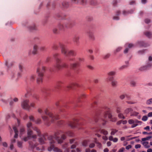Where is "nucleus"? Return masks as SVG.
<instances>
[{
  "label": "nucleus",
  "instance_id": "1",
  "mask_svg": "<svg viewBox=\"0 0 152 152\" xmlns=\"http://www.w3.org/2000/svg\"><path fill=\"white\" fill-rule=\"evenodd\" d=\"M61 132V131H58L54 133V136H50L48 137V140L50 141V146L48 147V150L51 151L53 150L55 152H62V151L57 147H55L53 144L55 143V140H56L58 143H61L63 142V140L65 139L66 137L65 135L62 134L61 137H58Z\"/></svg>",
  "mask_w": 152,
  "mask_h": 152
},
{
  "label": "nucleus",
  "instance_id": "2",
  "mask_svg": "<svg viewBox=\"0 0 152 152\" xmlns=\"http://www.w3.org/2000/svg\"><path fill=\"white\" fill-rule=\"evenodd\" d=\"M38 112L41 114V117L44 121L45 125L49 126L51 123L54 122L55 120H58L59 118V116L58 115H53L51 113L49 112L48 109H46L44 110L45 114L48 115V116L43 115V111L41 108H39L38 109Z\"/></svg>",
  "mask_w": 152,
  "mask_h": 152
},
{
  "label": "nucleus",
  "instance_id": "3",
  "mask_svg": "<svg viewBox=\"0 0 152 152\" xmlns=\"http://www.w3.org/2000/svg\"><path fill=\"white\" fill-rule=\"evenodd\" d=\"M36 73L37 75V82L38 84H39L42 82L44 73L45 72V67L42 66V63L39 62L37 66Z\"/></svg>",
  "mask_w": 152,
  "mask_h": 152
},
{
  "label": "nucleus",
  "instance_id": "4",
  "mask_svg": "<svg viewBox=\"0 0 152 152\" xmlns=\"http://www.w3.org/2000/svg\"><path fill=\"white\" fill-rule=\"evenodd\" d=\"M105 109L106 111V113H105V114L104 115V118H102L101 120H100L101 121L103 126L105 125L106 123V118L107 117L110 119L111 121L113 122H115L117 120V118H116L112 117V115L110 112V109L106 107H105Z\"/></svg>",
  "mask_w": 152,
  "mask_h": 152
},
{
  "label": "nucleus",
  "instance_id": "5",
  "mask_svg": "<svg viewBox=\"0 0 152 152\" xmlns=\"http://www.w3.org/2000/svg\"><path fill=\"white\" fill-rule=\"evenodd\" d=\"M26 127L27 130V135L30 136L31 133H33V132L31 129V128H32L34 131L37 132L38 136H41V133L40 130L37 127H33L32 123L31 122H29L27 124Z\"/></svg>",
  "mask_w": 152,
  "mask_h": 152
},
{
  "label": "nucleus",
  "instance_id": "6",
  "mask_svg": "<svg viewBox=\"0 0 152 152\" xmlns=\"http://www.w3.org/2000/svg\"><path fill=\"white\" fill-rule=\"evenodd\" d=\"M59 46H60L61 48V53L63 54H66V49L65 48L66 46L60 42L54 43L53 46L52 48L53 49L56 50L58 48Z\"/></svg>",
  "mask_w": 152,
  "mask_h": 152
},
{
  "label": "nucleus",
  "instance_id": "7",
  "mask_svg": "<svg viewBox=\"0 0 152 152\" xmlns=\"http://www.w3.org/2000/svg\"><path fill=\"white\" fill-rule=\"evenodd\" d=\"M61 60L59 58H57L56 60V63L54 67L58 70H60L62 68H67L68 67V64L66 63H63L61 64Z\"/></svg>",
  "mask_w": 152,
  "mask_h": 152
},
{
  "label": "nucleus",
  "instance_id": "8",
  "mask_svg": "<svg viewBox=\"0 0 152 152\" xmlns=\"http://www.w3.org/2000/svg\"><path fill=\"white\" fill-rule=\"evenodd\" d=\"M67 124L72 128L77 127V126L81 124L77 119H74L72 121H69Z\"/></svg>",
  "mask_w": 152,
  "mask_h": 152
},
{
  "label": "nucleus",
  "instance_id": "9",
  "mask_svg": "<svg viewBox=\"0 0 152 152\" xmlns=\"http://www.w3.org/2000/svg\"><path fill=\"white\" fill-rule=\"evenodd\" d=\"M61 101H58L56 102L55 103L56 105L58 107L60 108L61 111L62 112H66V111L65 109H63V108L67 109L69 107V104H64L63 107L61 104Z\"/></svg>",
  "mask_w": 152,
  "mask_h": 152
},
{
  "label": "nucleus",
  "instance_id": "10",
  "mask_svg": "<svg viewBox=\"0 0 152 152\" xmlns=\"http://www.w3.org/2000/svg\"><path fill=\"white\" fill-rule=\"evenodd\" d=\"M29 100H26L22 102L21 104L22 108L24 109L29 110L30 109V106L28 104Z\"/></svg>",
  "mask_w": 152,
  "mask_h": 152
},
{
  "label": "nucleus",
  "instance_id": "11",
  "mask_svg": "<svg viewBox=\"0 0 152 152\" xmlns=\"http://www.w3.org/2000/svg\"><path fill=\"white\" fill-rule=\"evenodd\" d=\"M69 24L66 23H61L59 24L58 25V27L59 30H64L65 28L71 27Z\"/></svg>",
  "mask_w": 152,
  "mask_h": 152
},
{
  "label": "nucleus",
  "instance_id": "12",
  "mask_svg": "<svg viewBox=\"0 0 152 152\" xmlns=\"http://www.w3.org/2000/svg\"><path fill=\"white\" fill-rule=\"evenodd\" d=\"M136 45L140 47H146L149 45L148 43L145 42L143 41H138L136 43Z\"/></svg>",
  "mask_w": 152,
  "mask_h": 152
},
{
  "label": "nucleus",
  "instance_id": "13",
  "mask_svg": "<svg viewBox=\"0 0 152 152\" xmlns=\"http://www.w3.org/2000/svg\"><path fill=\"white\" fill-rule=\"evenodd\" d=\"M65 48L66 49V52L65 54H64L66 56H75L76 55V53L74 51L71 50H68L66 46Z\"/></svg>",
  "mask_w": 152,
  "mask_h": 152
},
{
  "label": "nucleus",
  "instance_id": "14",
  "mask_svg": "<svg viewBox=\"0 0 152 152\" xmlns=\"http://www.w3.org/2000/svg\"><path fill=\"white\" fill-rule=\"evenodd\" d=\"M49 136H48L47 134H45L42 137L40 138L39 139V141L41 144H43L45 143V141L46 140V138H48V139Z\"/></svg>",
  "mask_w": 152,
  "mask_h": 152
},
{
  "label": "nucleus",
  "instance_id": "15",
  "mask_svg": "<svg viewBox=\"0 0 152 152\" xmlns=\"http://www.w3.org/2000/svg\"><path fill=\"white\" fill-rule=\"evenodd\" d=\"M37 135L35 134H33V133H31V135L29 136L28 135V136L24 137L23 139V140L25 141H27L28 140L30 139L31 138H32L34 139H35L37 138Z\"/></svg>",
  "mask_w": 152,
  "mask_h": 152
},
{
  "label": "nucleus",
  "instance_id": "16",
  "mask_svg": "<svg viewBox=\"0 0 152 152\" xmlns=\"http://www.w3.org/2000/svg\"><path fill=\"white\" fill-rule=\"evenodd\" d=\"M71 1L75 4H86L87 0H71Z\"/></svg>",
  "mask_w": 152,
  "mask_h": 152
},
{
  "label": "nucleus",
  "instance_id": "17",
  "mask_svg": "<svg viewBox=\"0 0 152 152\" xmlns=\"http://www.w3.org/2000/svg\"><path fill=\"white\" fill-rule=\"evenodd\" d=\"M76 86L77 87H80V86L77 83H72L69 84L66 87L68 90L71 89L74 86Z\"/></svg>",
  "mask_w": 152,
  "mask_h": 152
},
{
  "label": "nucleus",
  "instance_id": "18",
  "mask_svg": "<svg viewBox=\"0 0 152 152\" xmlns=\"http://www.w3.org/2000/svg\"><path fill=\"white\" fill-rule=\"evenodd\" d=\"M62 83L61 81H58L56 83L55 86L56 91H58L60 89Z\"/></svg>",
  "mask_w": 152,
  "mask_h": 152
},
{
  "label": "nucleus",
  "instance_id": "19",
  "mask_svg": "<svg viewBox=\"0 0 152 152\" xmlns=\"http://www.w3.org/2000/svg\"><path fill=\"white\" fill-rule=\"evenodd\" d=\"M28 30L30 31L37 30V28L34 24L31 25H29L27 26Z\"/></svg>",
  "mask_w": 152,
  "mask_h": 152
},
{
  "label": "nucleus",
  "instance_id": "20",
  "mask_svg": "<svg viewBox=\"0 0 152 152\" xmlns=\"http://www.w3.org/2000/svg\"><path fill=\"white\" fill-rule=\"evenodd\" d=\"M27 93L25 95V96L27 97L28 94H30L32 91V89L29 86H27L26 88Z\"/></svg>",
  "mask_w": 152,
  "mask_h": 152
},
{
  "label": "nucleus",
  "instance_id": "21",
  "mask_svg": "<svg viewBox=\"0 0 152 152\" xmlns=\"http://www.w3.org/2000/svg\"><path fill=\"white\" fill-rule=\"evenodd\" d=\"M88 36L89 38L92 40H94V35L93 33L91 31H89L87 32Z\"/></svg>",
  "mask_w": 152,
  "mask_h": 152
},
{
  "label": "nucleus",
  "instance_id": "22",
  "mask_svg": "<svg viewBox=\"0 0 152 152\" xmlns=\"http://www.w3.org/2000/svg\"><path fill=\"white\" fill-rule=\"evenodd\" d=\"M38 46L36 45H34L33 46V50L32 51V53L34 55L37 54Z\"/></svg>",
  "mask_w": 152,
  "mask_h": 152
},
{
  "label": "nucleus",
  "instance_id": "23",
  "mask_svg": "<svg viewBox=\"0 0 152 152\" xmlns=\"http://www.w3.org/2000/svg\"><path fill=\"white\" fill-rule=\"evenodd\" d=\"M134 10H131L130 11L124 10L122 12L123 14L124 15H126L129 14H131L133 12Z\"/></svg>",
  "mask_w": 152,
  "mask_h": 152
},
{
  "label": "nucleus",
  "instance_id": "24",
  "mask_svg": "<svg viewBox=\"0 0 152 152\" xmlns=\"http://www.w3.org/2000/svg\"><path fill=\"white\" fill-rule=\"evenodd\" d=\"M79 63L77 62L75 63L71 64L70 66L73 69H74L76 67L79 66Z\"/></svg>",
  "mask_w": 152,
  "mask_h": 152
},
{
  "label": "nucleus",
  "instance_id": "25",
  "mask_svg": "<svg viewBox=\"0 0 152 152\" xmlns=\"http://www.w3.org/2000/svg\"><path fill=\"white\" fill-rule=\"evenodd\" d=\"M62 6L63 8H66L68 7L69 6V3L66 1H64L62 2Z\"/></svg>",
  "mask_w": 152,
  "mask_h": 152
},
{
  "label": "nucleus",
  "instance_id": "26",
  "mask_svg": "<svg viewBox=\"0 0 152 152\" xmlns=\"http://www.w3.org/2000/svg\"><path fill=\"white\" fill-rule=\"evenodd\" d=\"M14 62L13 61L8 62L7 61H6L5 62V64L8 67H10L12 66Z\"/></svg>",
  "mask_w": 152,
  "mask_h": 152
},
{
  "label": "nucleus",
  "instance_id": "27",
  "mask_svg": "<svg viewBox=\"0 0 152 152\" xmlns=\"http://www.w3.org/2000/svg\"><path fill=\"white\" fill-rule=\"evenodd\" d=\"M13 129L15 133V135L14 136V137L15 138H17L18 137V132L17 128L16 127L14 126L13 127Z\"/></svg>",
  "mask_w": 152,
  "mask_h": 152
},
{
  "label": "nucleus",
  "instance_id": "28",
  "mask_svg": "<svg viewBox=\"0 0 152 152\" xmlns=\"http://www.w3.org/2000/svg\"><path fill=\"white\" fill-rule=\"evenodd\" d=\"M18 68L19 70L21 72H23V69L24 68L23 64L22 63H20L18 65Z\"/></svg>",
  "mask_w": 152,
  "mask_h": 152
},
{
  "label": "nucleus",
  "instance_id": "29",
  "mask_svg": "<svg viewBox=\"0 0 152 152\" xmlns=\"http://www.w3.org/2000/svg\"><path fill=\"white\" fill-rule=\"evenodd\" d=\"M130 86L132 87H135L137 86V83L133 80H132L130 81Z\"/></svg>",
  "mask_w": 152,
  "mask_h": 152
},
{
  "label": "nucleus",
  "instance_id": "30",
  "mask_svg": "<svg viewBox=\"0 0 152 152\" xmlns=\"http://www.w3.org/2000/svg\"><path fill=\"white\" fill-rule=\"evenodd\" d=\"M126 97V98H127L128 99H130V98L129 96L128 95H127V94H122L120 96V98L121 99H124L125 98V97Z\"/></svg>",
  "mask_w": 152,
  "mask_h": 152
},
{
  "label": "nucleus",
  "instance_id": "31",
  "mask_svg": "<svg viewBox=\"0 0 152 152\" xmlns=\"http://www.w3.org/2000/svg\"><path fill=\"white\" fill-rule=\"evenodd\" d=\"M80 37L77 36H76L73 38V40L74 42L77 44L78 42Z\"/></svg>",
  "mask_w": 152,
  "mask_h": 152
},
{
  "label": "nucleus",
  "instance_id": "32",
  "mask_svg": "<svg viewBox=\"0 0 152 152\" xmlns=\"http://www.w3.org/2000/svg\"><path fill=\"white\" fill-rule=\"evenodd\" d=\"M145 35L149 38H150L152 36L151 33L149 31H146L144 33Z\"/></svg>",
  "mask_w": 152,
  "mask_h": 152
},
{
  "label": "nucleus",
  "instance_id": "33",
  "mask_svg": "<svg viewBox=\"0 0 152 152\" xmlns=\"http://www.w3.org/2000/svg\"><path fill=\"white\" fill-rule=\"evenodd\" d=\"M148 142H144L142 143V145L146 148H148L150 147V146L148 145Z\"/></svg>",
  "mask_w": 152,
  "mask_h": 152
},
{
  "label": "nucleus",
  "instance_id": "34",
  "mask_svg": "<svg viewBox=\"0 0 152 152\" xmlns=\"http://www.w3.org/2000/svg\"><path fill=\"white\" fill-rule=\"evenodd\" d=\"M148 69L145 65L143 66L140 67L139 70L141 71H143Z\"/></svg>",
  "mask_w": 152,
  "mask_h": 152
},
{
  "label": "nucleus",
  "instance_id": "35",
  "mask_svg": "<svg viewBox=\"0 0 152 152\" xmlns=\"http://www.w3.org/2000/svg\"><path fill=\"white\" fill-rule=\"evenodd\" d=\"M20 135L23 134L25 132V128L23 127H21L20 129Z\"/></svg>",
  "mask_w": 152,
  "mask_h": 152
},
{
  "label": "nucleus",
  "instance_id": "36",
  "mask_svg": "<svg viewBox=\"0 0 152 152\" xmlns=\"http://www.w3.org/2000/svg\"><path fill=\"white\" fill-rule=\"evenodd\" d=\"M133 111V110L132 108H128L126 109L124 111V113L126 114H128L129 113L132 111Z\"/></svg>",
  "mask_w": 152,
  "mask_h": 152
},
{
  "label": "nucleus",
  "instance_id": "37",
  "mask_svg": "<svg viewBox=\"0 0 152 152\" xmlns=\"http://www.w3.org/2000/svg\"><path fill=\"white\" fill-rule=\"evenodd\" d=\"M100 133L104 135H106L108 134L107 131L104 129L101 130H100Z\"/></svg>",
  "mask_w": 152,
  "mask_h": 152
},
{
  "label": "nucleus",
  "instance_id": "38",
  "mask_svg": "<svg viewBox=\"0 0 152 152\" xmlns=\"http://www.w3.org/2000/svg\"><path fill=\"white\" fill-rule=\"evenodd\" d=\"M116 72L115 71H112L109 72L108 73V75L109 76H113L115 75Z\"/></svg>",
  "mask_w": 152,
  "mask_h": 152
},
{
  "label": "nucleus",
  "instance_id": "39",
  "mask_svg": "<svg viewBox=\"0 0 152 152\" xmlns=\"http://www.w3.org/2000/svg\"><path fill=\"white\" fill-rule=\"evenodd\" d=\"M36 77V75H32L30 77V80L31 81H33L35 79Z\"/></svg>",
  "mask_w": 152,
  "mask_h": 152
},
{
  "label": "nucleus",
  "instance_id": "40",
  "mask_svg": "<svg viewBox=\"0 0 152 152\" xmlns=\"http://www.w3.org/2000/svg\"><path fill=\"white\" fill-rule=\"evenodd\" d=\"M146 104L148 105L152 104V98H151L147 100L146 102Z\"/></svg>",
  "mask_w": 152,
  "mask_h": 152
},
{
  "label": "nucleus",
  "instance_id": "41",
  "mask_svg": "<svg viewBox=\"0 0 152 152\" xmlns=\"http://www.w3.org/2000/svg\"><path fill=\"white\" fill-rule=\"evenodd\" d=\"M152 137L151 136L147 137L145 138H142V140L143 141H144L146 140H148Z\"/></svg>",
  "mask_w": 152,
  "mask_h": 152
},
{
  "label": "nucleus",
  "instance_id": "42",
  "mask_svg": "<svg viewBox=\"0 0 152 152\" xmlns=\"http://www.w3.org/2000/svg\"><path fill=\"white\" fill-rule=\"evenodd\" d=\"M66 134L69 136L72 137L73 135V133L70 131H68L66 133Z\"/></svg>",
  "mask_w": 152,
  "mask_h": 152
},
{
  "label": "nucleus",
  "instance_id": "43",
  "mask_svg": "<svg viewBox=\"0 0 152 152\" xmlns=\"http://www.w3.org/2000/svg\"><path fill=\"white\" fill-rule=\"evenodd\" d=\"M34 122L37 124H39L41 123L42 121L40 118H37L36 120H35Z\"/></svg>",
  "mask_w": 152,
  "mask_h": 152
},
{
  "label": "nucleus",
  "instance_id": "44",
  "mask_svg": "<svg viewBox=\"0 0 152 152\" xmlns=\"http://www.w3.org/2000/svg\"><path fill=\"white\" fill-rule=\"evenodd\" d=\"M146 66L148 69L152 66V63L151 62H148L146 64Z\"/></svg>",
  "mask_w": 152,
  "mask_h": 152
},
{
  "label": "nucleus",
  "instance_id": "45",
  "mask_svg": "<svg viewBox=\"0 0 152 152\" xmlns=\"http://www.w3.org/2000/svg\"><path fill=\"white\" fill-rule=\"evenodd\" d=\"M23 142H22L18 141L17 142L18 146L20 148H22Z\"/></svg>",
  "mask_w": 152,
  "mask_h": 152
},
{
  "label": "nucleus",
  "instance_id": "46",
  "mask_svg": "<svg viewBox=\"0 0 152 152\" xmlns=\"http://www.w3.org/2000/svg\"><path fill=\"white\" fill-rule=\"evenodd\" d=\"M117 82L116 80H113L112 81L111 83V84L113 87H115L116 86L117 84Z\"/></svg>",
  "mask_w": 152,
  "mask_h": 152
},
{
  "label": "nucleus",
  "instance_id": "47",
  "mask_svg": "<svg viewBox=\"0 0 152 152\" xmlns=\"http://www.w3.org/2000/svg\"><path fill=\"white\" fill-rule=\"evenodd\" d=\"M53 33L55 34H57L58 33V31L57 28H54L53 29Z\"/></svg>",
  "mask_w": 152,
  "mask_h": 152
},
{
  "label": "nucleus",
  "instance_id": "48",
  "mask_svg": "<svg viewBox=\"0 0 152 152\" xmlns=\"http://www.w3.org/2000/svg\"><path fill=\"white\" fill-rule=\"evenodd\" d=\"M118 131V130L116 129H112V131L111 132V135H114Z\"/></svg>",
  "mask_w": 152,
  "mask_h": 152
},
{
  "label": "nucleus",
  "instance_id": "49",
  "mask_svg": "<svg viewBox=\"0 0 152 152\" xmlns=\"http://www.w3.org/2000/svg\"><path fill=\"white\" fill-rule=\"evenodd\" d=\"M99 118V117L96 116L94 118L93 120L96 123L98 121V120Z\"/></svg>",
  "mask_w": 152,
  "mask_h": 152
},
{
  "label": "nucleus",
  "instance_id": "50",
  "mask_svg": "<svg viewBox=\"0 0 152 152\" xmlns=\"http://www.w3.org/2000/svg\"><path fill=\"white\" fill-rule=\"evenodd\" d=\"M29 118L31 121H32L33 122H34L35 120H34V117L33 116H32V115H31L29 116Z\"/></svg>",
  "mask_w": 152,
  "mask_h": 152
},
{
  "label": "nucleus",
  "instance_id": "51",
  "mask_svg": "<svg viewBox=\"0 0 152 152\" xmlns=\"http://www.w3.org/2000/svg\"><path fill=\"white\" fill-rule=\"evenodd\" d=\"M113 77H112L111 76H108V77L107 79V80L109 81H112L113 80Z\"/></svg>",
  "mask_w": 152,
  "mask_h": 152
},
{
  "label": "nucleus",
  "instance_id": "52",
  "mask_svg": "<svg viewBox=\"0 0 152 152\" xmlns=\"http://www.w3.org/2000/svg\"><path fill=\"white\" fill-rule=\"evenodd\" d=\"M88 142L86 140H84L83 142L82 145L85 147H86L87 145Z\"/></svg>",
  "mask_w": 152,
  "mask_h": 152
},
{
  "label": "nucleus",
  "instance_id": "53",
  "mask_svg": "<svg viewBox=\"0 0 152 152\" xmlns=\"http://www.w3.org/2000/svg\"><path fill=\"white\" fill-rule=\"evenodd\" d=\"M145 50H140L137 52V53L141 55L144 53Z\"/></svg>",
  "mask_w": 152,
  "mask_h": 152
},
{
  "label": "nucleus",
  "instance_id": "54",
  "mask_svg": "<svg viewBox=\"0 0 152 152\" xmlns=\"http://www.w3.org/2000/svg\"><path fill=\"white\" fill-rule=\"evenodd\" d=\"M128 67V65H124L121 66L119 68L120 70H122Z\"/></svg>",
  "mask_w": 152,
  "mask_h": 152
},
{
  "label": "nucleus",
  "instance_id": "55",
  "mask_svg": "<svg viewBox=\"0 0 152 152\" xmlns=\"http://www.w3.org/2000/svg\"><path fill=\"white\" fill-rule=\"evenodd\" d=\"M110 54L109 53L107 54L104 56L103 58L104 59H107L110 57Z\"/></svg>",
  "mask_w": 152,
  "mask_h": 152
},
{
  "label": "nucleus",
  "instance_id": "56",
  "mask_svg": "<svg viewBox=\"0 0 152 152\" xmlns=\"http://www.w3.org/2000/svg\"><path fill=\"white\" fill-rule=\"evenodd\" d=\"M118 117L121 118H123V119H124L125 117L123 115L122 113H119L118 114Z\"/></svg>",
  "mask_w": 152,
  "mask_h": 152
},
{
  "label": "nucleus",
  "instance_id": "57",
  "mask_svg": "<svg viewBox=\"0 0 152 152\" xmlns=\"http://www.w3.org/2000/svg\"><path fill=\"white\" fill-rule=\"evenodd\" d=\"M121 49V48L119 47L117 48L114 51V53L115 54L116 53L119 52Z\"/></svg>",
  "mask_w": 152,
  "mask_h": 152
},
{
  "label": "nucleus",
  "instance_id": "58",
  "mask_svg": "<svg viewBox=\"0 0 152 152\" xmlns=\"http://www.w3.org/2000/svg\"><path fill=\"white\" fill-rule=\"evenodd\" d=\"M121 108L120 107H118L116 108V111L118 113H119L121 112Z\"/></svg>",
  "mask_w": 152,
  "mask_h": 152
},
{
  "label": "nucleus",
  "instance_id": "59",
  "mask_svg": "<svg viewBox=\"0 0 152 152\" xmlns=\"http://www.w3.org/2000/svg\"><path fill=\"white\" fill-rule=\"evenodd\" d=\"M148 119V117L146 116H143L142 118V120L144 121H146Z\"/></svg>",
  "mask_w": 152,
  "mask_h": 152
},
{
  "label": "nucleus",
  "instance_id": "60",
  "mask_svg": "<svg viewBox=\"0 0 152 152\" xmlns=\"http://www.w3.org/2000/svg\"><path fill=\"white\" fill-rule=\"evenodd\" d=\"M129 4L131 5L134 4H135V2L134 0H132L129 2Z\"/></svg>",
  "mask_w": 152,
  "mask_h": 152
},
{
  "label": "nucleus",
  "instance_id": "61",
  "mask_svg": "<svg viewBox=\"0 0 152 152\" xmlns=\"http://www.w3.org/2000/svg\"><path fill=\"white\" fill-rule=\"evenodd\" d=\"M128 123L130 124H132L134 123V121L132 119H130L128 121Z\"/></svg>",
  "mask_w": 152,
  "mask_h": 152
},
{
  "label": "nucleus",
  "instance_id": "62",
  "mask_svg": "<svg viewBox=\"0 0 152 152\" xmlns=\"http://www.w3.org/2000/svg\"><path fill=\"white\" fill-rule=\"evenodd\" d=\"M59 55V54L58 53H56L54 54L53 56L54 57V58H55L56 59H56L57 58H58V56Z\"/></svg>",
  "mask_w": 152,
  "mask_h": 152
},
{
  "label": "nucleus",
  "instance_id": "63",
  "mask_svg": "<svg viewBox=\"0 0 152 152\" xmlns=\"http://www.w3.org/2000/svg\"><path fill=\"white\" fill-rule=\"evenodd\" d=\"M95 144L94 143H91L89 145V147L90 148H93L94 147Z\"/></svg>",
  "mask_w": 152,
  "mask_h": 152
},
{
  "label": "nucleus",
  "instance_id": "64",
  "mask_svg": "<svg viewBox=\"0 0 152 152\" xmlns=\"http://www.w3.org/2000/svg\"><path fill=\"white\" fill-rule=\"evenodd\" d=\"M134 46V45L132 43H129L128 44V47L129 48H131Z\"/></svg>",
  "mask_w": 152,
  "mask_h": 152
}]
</instances>
